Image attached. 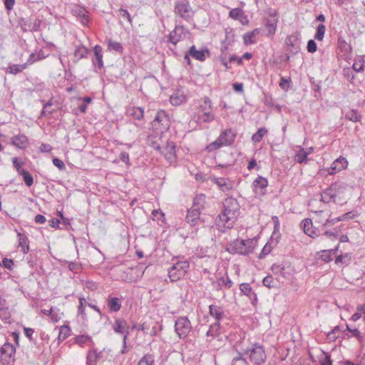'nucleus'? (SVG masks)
<instances>
[{
	"label": "nucleus",
	"mask_w": 365,
	"mask_h": 365,
	"mask_svg": "<svg viewBox=\"0 0 365 365\" xmlns=\"http://www.w3.org/2000/svg\"><path fill=\"white\" fill-rule=\"evenodd\" d=\"M301 226L302 227L304 233L311 237L314 238L320 235V230L314 227L311 219L307 218L302 220Z\"/></svg>",
	"instance_id": "nucleus-17"
},
{
	"label": "nucleus",
	"mask_w": 365,
	"mask_h": 365,
	"mask_svg": "<svg viewBox=\"0 0 365 365\" xmlns=\"http://www.w3.org/2000/svg\"><path fill=\"white\" fill-rule=\"evenodd\" d=\"M69 329L68 327L62 328L58 334L59 340H64L68 336Z\"/></svg>",
	"instance_id": "nucleus-62"
},
{
	"label": "nucleus",
	"mask_w": 365,
	"mask_h": 365,
	"mask_svg": "<svg viewBox=\"0 0 365 365\" xmlns=\"http://www.w3.org/2000/svg\"><path fill=\"white\" fill-rule=\"evenodd\" d=\"M232 280L227 275L226 277H220L217 278L216 282L212 283L214 287L217 290H220L222 287L230 289L232 286Z\"/></svg>",
	"instance_id": "nucleus-26"
},
{
	"label": "nucleus",
	"mask_w": 365,
	"mask_h": 365,
	"mask_svg": "<svg viewBox=\"0 0 365 365\" xmlns=\"http://www.w3.org/2000/svg\"><path fill=\"white\" fill-rule=\"evenodd\" d=\"M187 31L183 26H175L169 35V41L174 45L185 38Z\"/></svg>",
	"instance_id": "nucleus-16"
},
{
	"label": "nucleus",
	"mask_w": 365,
	"mask_h": 365,
	"mask_svg": "<svg viewBox=\"0 0 365 365\" xmlns=\"http://www.w3.org/2000/svg\"><path fill=\"white\" fill-rule=\"evenodd\" d=\"M235 138V133L231 129H226L209 145V148L215 150L222 146L230 145L234 142Z\"/></svg>",
	"instance_id": "nucleus-10"
},
{
	"label": "nucleus",
	"mask_w": 365,
	"mask_h": 365,
	"mask_svg": "<svg viewBox=\"0 0 365 365\" xmlns=\"http://www.w3.org/2000/svg\"><path fill=\"white\" fill-rule=\"evenodd\" d=\"M269 19H265V27L267 31V36H272L274 35L277 31V26L278 23L277 11L276 10L270 9L268 12Z\"/></svg>",
	"instance_id": "nucleus-13"
},
{
	"label": "nucleus",
	"mask_w": 365,
	"mask_h": 365,
	"mask_svg": "<svg viewBox=\"0 0 365 365\" xmlns=\"http://www.w3.org/2000/svg\"><path fill=\"white\" fill-rule=\"evenodd\" d=\"M118 15L123 19L127 20L130 23V24H132V19L128 10L120 9L118 10Z\"/></svg>",
	"instance_id": "nucleus-51"
},
{
	"label": "nucleus",
	"mask_w": 365,
	"mask_h": 365,
	"mask_svg": "<svg viewBox=\"0 0 365 365\" xmlns=\"http://www.w3.org/2000/svg\"><path fill=\"white\" fill-rule=\"evenodd\" d=\"M88 53V49L83 45H80L76 47L73 56L76 58L75 62H77L80 59L86 58Z\"/></svg>",
	"instance_id": "nucleus-35"
},
{
	"label": "nucleus",
	"mask_w": 365,
	"mask_h": 365,
	"mask_svg": "<svg viewBox=\"0 0 365 365\" xmlns=\"http://www.w3.org/2000/svg\"><path fill=\"white\" fill-rule=\"evenodd\" d=\"M263 284L265 286V287H267L269 288H271L273 287L272 285V283H273V278L272 276H267L265 277L264 279H263Z\"/></svg>",
	"instance_id": "nucleus-64"
},
{
	"label": "nucleus",
	"mask_w": 365,
	"mask_h": 365,
	"mask_svg": "<svg viewBox=\"0 0 365 365\" xmlns=\"http://www.w3.org/2000/svg\"><path fill=\"white\" fill-rule=\"evenodd\" d=\"M215 114L212 112V103L209 97H204L197 106L192 115V120L201 124L214 120Z\"/></svg>",
	"instance_id": "nucleus-2"
},
{
	"label": "nucleus",
	"mask_w": 365,
	"mask_h": 365,
	"mask_svg": "<svg viewBox=\"0 0 365 365\" xmlns=\"http://www.w3.org/2000/svg\"><path fill=\"white\" fill-rule=\"evenodd\" d=\"M186 101V96L181 90H177L170 97V102L173 106H180Z\"/></svg>",
	"instance_id": "nucleus-25"
},
{
	"label": "nucleus",
	"mask_w": 365,
	"mask_h": 365,
	"mask_svg": "<svg viewBox=\"0 0 365 365\" xmlns=\"http://www.w3.org/2000/svg\"><path fill=\"white\" fill-rule=\"evenodd\" d=\"M300 45V34L297 31L287 36L284 40L286 51L292 55H296L299 52L301 48Z\"/></svg>",
	"instance_id": "nucleus-9"
},
{
	"label": "nucleus",
	"mask_w": 365,
	"mask_h": 365,
	"mask_svg": "<svg viewBox=\"0 0 365 365\" xmlns=\"http://www.w3.org/2000/svg\"><path fill=\"white\" fill-rule=\"evenodd\" d=\"M309 155V152H307L304 148H302L296 153L294 160L299 163H307L308 161Z\"/></svg>",
	"instance_id": "nucleus-39"
},
{
	"label": "nucleus",
	"mask_w": 365,
	"mask_h": 365,
	"mask_svg": "<svg viewBox=\"0 0 365 365\" xmlns=\"http://www.w3.org/2000/svg\"><path fill=\"white\" fill-rule=\"evenodd\" d=\"M267 130L265 128H260L252 136V140L256 143H259L262 138L267 133Z\"/></svg>",
	"instance_id": "nucleus-45"
},
{
	"label": "nucleus",
	"mask_w": 365,
	"mask_h": 365,
	"mask_svg": "<svg viewBox=\"0 0 365 365\" xmlns=\"http://www.w3.org/2000/svg\"><path fill=\"white\" fill-rule=\"evenodd\" d=\"M245 354H249L250 361L257 365L264 364L267 359L264 347L258 344H253Z\"/></svg>",
	"instance_id": "nucleus-7"
},
{
	"label": "nucleus",
	"mask_w": 365,
	"mask_h": 365,
	"mask_svg": "<svg viewBox=\"0 0 365 365\" xmlns=\"http://www.w3.org/2000/svg\"><path fill=\"white\" fill-rule=\"evenodd\" d=\"M36 55L34 53H31L27 59L26 62L24 64H26V68L28 66L33 64L34 62L41 60L42 58L38 54L37 58H35Z\"/></svg>",
	"instance_id": "nucleus-53"
},
{
	"label": "nucleus",
	"mask_w": 365,
	"mask_h": 365,
	"mask_svg": "<svg viewBox=\"0 0 365 365\" xmlns=\"http://www.w3.org/2000/svg\"><path fill=\"white\" fill-rule=\"evenodd\" d=\"M188 269V262L178 261L168 269V277L172 282H177L185 275Z\"/></svg>",
	"instance_id": "nucleus-6"
},
{
	"label": "nucleus",
	"mask_w": 365,
	"mask_h": 365,
	"mask_svg": "<svg viewBox=\"0 0 365 365\" xmlns=\"http://www.w3.org/2000/svg\"><path fill=\"white\" fill-rule=\"evenodd\" d=\"M100 358V353H97L96 350H90L86 356V365H96Z\"/></svg>",
	"instance_id": "nucleus-34"
},
{
	"label": "nucleus",
	"mask_w": 365,
	"mask_h": 365,
	"mask_svg": "<svg viewBox=\"0 0 365 365\" xmlns=\"http://www.w3.org/2000/svg\"><path fill=\"white\" fill-rule=\"evenodd\" d=\"M152 126L159 133L167 131L170 126V118L168 113L163 110L158 111L152 122Z\"/></svg>",
	"instance_id": "nucleus-8"
},
{
	"label": "nucleus",
	"mask_w": 365,
	"mask_h": 365,
	"mask_svg": "<svg viewBox=\"0 0 365 365\" xmlns=\"http://www.w3.org/2000/svg\"><path fill=\"white\" fill-rule=\"evenodd\" d=\"M347 327L348 331L351 333L352 336H356L359 341H361L363 339L362 336L361 335L360 331L357 329H351L349 326Z\"/></svg>",
	"instance_id": "nucleus-58"
},
{
	"label": "nucleus",
	"mask_w": 365,
	"mask_h": 365,
	"mask_svg": "<svg viewBox=\"0 0 365 365\" xmlns=\"http://www.w3.org/2000/svg\"><path fill=\"white\" fill-rule=\"evenodd\" d=\"M108 49L109 51H114L117 53H121L123 48L119 42L113 41L111 39L107 40Z\"/></svg>",
	"instance_id": "nucleus-42"
},
{
	"label": "nucleus",
	"mask_w": 365,
	"mask_h": 365,
	"mask_svg": "<svg viewBox=\"0 0 365 365\" xmlns=\"http://www.w3.org/2000/svg\"><path fill=\"white\" fill-rule=\"evenodd\" d=\"M336 192L334 191L331 185L321 194V200L326 203L336 202Z\"/></svg>",
	"instance_id": "nucleus-24"
},
{
	"label": "nucleus",
	"mask_w": 365,
	"mask_h": 365,
	"mask_svg": "<svg viewBox=\"0 0 365 365\" xmlns=\"http://www.w3.org/2000/svg\"><path fill=\"white\" fill-rule=\"evenodd\" d=\"M209 312L215 320L219 322L225 317V312L222 307L216 305H210L209 307Z\"/></svg>",
	"instance_id": "nucleus-23"
},
{
	"label": "nucleus",
	"mask_w": 365,
	"mask_h": 365,
	"mask_svg": "<svg viewBox=\"0 0 365 365\" xmlns=\"http://www.w3.org/2000/svg\"><path fill=\"white\" fill-rule=\"evenodd\" d=\"M347 165V160L345 158L340 156L332 163L331 167L329 169V173L330 175H334L346 168Z\"/></svg>",
	"instance_id": "nucleus-20"
},
{
	"label": "nucleus",
	"mask_w": 365,
	"mask_h": 365,
	"mask_svg": "<svg viewBox=\"0 0 365 365\" xmlns=\"http://www.w3.org/2000/svg\"><path fill=\"white\" fill-rule=\"evenodd\" d=\"M3 265L8 269H12L14 265V261L11 259L4 258L2 260Z\"/></svg>",
	"instance_id": "nucleus-59"
},
{
	"label": "nucleus",
	"mask_w": 365,
	"mask_h": 365,
	"mask_svg": "<svg viewBox=\"0 0 365 365\" xmlns=\"http://www.w3.org/2000/svg\"><path fill=\"white\" fill-rule=\"evenodd\" d=\"M205 52L208 53L207 50H200L197 51L196 50V48L195 46H192L189 49V54L195 58L196 60L203 61L205 60Z\"/></svg>",
	"instance_id": "nucleus-31"
},
{
	"label": "nucleus",
	"mask_w": 365,
	"mask_h": 365,
	"mask_svg": "<svg viewBox=\"0 0 365 365\" xmlns=\"http://www.w3.org/2000/svg\"><path fill=\"white\" fill-rule=\"evenodd\" d=\"M161 153L165 157L169 160H173L175 158V146L173 143H168L164 148L161 150Z\"/></svg>",
	"instance_id": "nucleus-29"
},
{
	"label": "nucleus",
	"mask_w": 365,
	"mask_h": 365,
	"mask_svg": "<svg viewBox=\"0 0 365 365\" xmlns=\"http://www.w3.org/2000/svg\"><path fill=\"white\" fill-rule=\"evenodd\" d=\"M324 358L320 359L321 365H332V361L331 359L330 355L327 353H324ZM336 365H339V363Z\"/></svg>",
	"instance_id": "nucleus-54"
},
{
	"label": "nucleus",
	"mask_w": 365,
	"mask_h": 365,
	"mask_svg": "<svg viewBox=\"0 0 365 365\" xmlns=\"http://www.w3.org/2000/svg\"><path fill=\"white\" fill-rule=\"evenodd\" d=\"M271 246L268 244H266L264 247L262 248V250L261 253L259 254V257L260 259L263 258L265 255H268L271 252Z\"/></svg>",
	"instance_id": "nucleus-63"
},
{
	"label": "nucleus",
	"mask_w": 365,
	"mask_h": 365,
	"mask_svg": "<svg viewBox=\"0 0 365 365\" xmlns=\"http://www.w3.org/2000/svg\"><path fill=\"white\" fill-rule=\"evenodd\" d=\"M121 299L115 297H108L107 299V305L110 312H117L121 308Z\"/></svg>",
	"instance_id": "nucleus-27"
},
{
	"label": "nucleus",
	"mask_w": 365,
	"mask_h": 365,
	"mask_svg": "<svg viewBox=\"0 0 365 365\" xmlns=\"http://www.w3.org/2000/svg\"><path fill=\"white\" fill-rule=\"evenodd\" d=\"M240 289L242 293L247 295L251 300H257V294L252 290L251 286L249 283L241 284Z\"/></svg>",
	"instance_id": "nucleus-30"
},
{
	"label": "nucleus",
	"mask_w": 365,
	"mask_h": 365,
	"mask_svg": "<svg viewBox=\"0 0 365 365\" xmlns=\"http://www.w3.org/2000/svg\"><path fill=\"white\" fill-rule=\"evenodd\" d=\"M19 175L23 177L25 183L28 187H31L33 185L34 178L29 171L26 170H21V173Z\"/></svg>",
	"instance_id": "nucleus-47"
},
{
	"label": "nucleus",
	"mask_w": 365,
	"mask_h": 365,
	"mask_svg": "<svg viewBox=\"0 0 365 365\" xmlns=\"http://www.w3.org/2000/svg\"><path fill=\"white\" fill-rule=\"evenodd\" d=\"M128 115L137 120H141L144 118V109L140 106H130L126 110Z\"/></svg>",
	"instance_id": "nucleus-21"
},
{
	"label": "nucleus",
	"mask_w": 365,
	"mask_h": 365,
	"mask_svg": "<svg viewBox=\"0 0 365 365\" xmlns=\"http://www.w3.org/2000/svg\"><path fill=\"white\" fill-rule=\"evenodd\" d=\"M268 185V181L266 178L259 176L257 177L253 182V187L255 190V192H257L258 189H260V193H263L262 190L266 188Z\"/></svg>",
	"instance_id": "nucleus-33"
},
{
	"label": "nucleus",
	"mask_w": 365,
	"mask_h": 365,
	"mask_svg": "<svg viewBox=\"0 0 365 365\" xmlns=\"http://www.w3.org/2000/svg\"><path fill=\"white\" fill-rule=\"evenodd\" d=\"M191 324L187 317H180L175 323V330L180 338H185L191 331Z\"/></svg>",
	"instance_id": "nucleus-11"
},
{
	"label": "nucleus",
	"mask_w": 365,
	"mask_h": 365,
	"mask_svg": "<svg viewBox=\"0 0 365 365\" xmlns=\"http://www.w3.org/2000/svg\"><path fill=\"white\" fill-rule=\"evenodd\" d=\"M307 48L308 52H309V53H313L316 52L317 49L316 42L312 39L309 40L307 43Z\"/></svg>",
	"instance_id": "nucleus-55"
},
{
	"label": "nucleus",
	"mask_w": 365,
	"mask_h": 365,
	"mask_svg": "<svg viewBox=\"0 0 365 365\" xmlns=\"http://www.w3.org/2000/svg\"><path fill=\"white\" fill-rule=\"evenodd\" d=\"M15 352L16 349L13 344L5 343L0 349L1 359L6 363H9L11 360L14 361Z\"/></svg>",
	"instance_id": "nucleus-14"
},
{
	"label": "nucleus",
	"mask_w": 365,
	"mask_h": 365,
	"mask_svg": "<svg viewBox=\"0 0 365 365\" xmlns=\"http://www.w3.org/2000/svg\"><path fill=\"white\" fill-rule=\"evenodd\" d=\"M112 328L115 333L122 334L123 336V341L125 346L126 344V339L129 334V326L127 322L123 318H115L113 324H112Z\"/></svg>",
	"instance_id": "nucleus-12"
},
{
	"label": "nucleus",
	"mask_w": 365,
	"mask_h": 365,
	"mask_svg": "<svg viewBox=\"0 0 365 365\" xmlns=\"http://www.w3.org/2000/svg\"><path fill=\"white\" fill-rule=\"evenodd\" d=\"M138 365H155L153 356L151 354H145L140 359Z\"/></svg>",
	"instance_id": "nucleus-48"
},
{
	"label": "nucleus",
	"mask_w": 365,
	"mask_h": 365,
	"mask_svg": "<svg viewBox=\"0 0 365 365\" xmlns=\"http://www.w3.org/2000/svg\"><path fill=\"white\" fill-rule=\"evenodd\" d=\"M41 24V21L38 19H34V20L30 18L28 23L24 24L25 26L28 27V29L31 31H36L38 30Z\"/></svg>",
	"instance_id": "nucleus-43"
},
{
	"label": "nucleus",
	"mask_w": 365,
	"mask_h": 365,
	"mask_svg": "<svg viewBox=\"0 0 365 365\" xmlns=\"http://www.w3.org/2000/svg\"><path fill=\"white\" fill-rule=\"evenodd\" d=\"M68 268L73 272H78L81 269V265L77 262H72L69 263Z\"/></svg>",
	"instance_id": "nucleus-56"
},
{
	"label": "nucleus",
	"mask_w": 365,
	"mask_h": 365,
	"mask_svg": "<svg viewBox=\"0 0 365 365\" xmlns=\"http://www.w3.org/2000/svg\"><path fill=\"white\" fill-rule=\"evenodd\" d=\"M256 245L257 240L255 239H236L227 245L226 250L232 255H247L253 252Z\"/></svg>",
	"instance_id": "nucleus-3"
},
{
	"label": "nucleus",
	"mask_w": 365,
	"mask_h": 365,
	"mask_svg": "<svg viewBox=\"0 0 365 365\" xmlns=\"http://www.w3.org/2000/svg\"><path fill=\"white\" fill-rule=\"evenodd\" d=\"M334 191L336 192V196H340L346 190L347 185L341 181H337L331 184Z\"/></svg>",
	"instance_id": "nucleus-38"
},
{
	"label": "nucleus",
	"mask_w": 365,
	"mask_h": 365,
	"mask_svg": "<svg viewBox=\"0 0 365 365\" xmlns=\"http://www.w3.org/2000/svg\"><path fill=\"white\" fill-rule=\"evenodd\" d=\"M337 44L340 52H341L344 56L348 55L351 52V46L343 38H339Z\"/></svg>",
	"instance_id": "nucleus-37"
},
{
	"label": "nucleus",
	"mask_w": 365,
	"mask_h": 365,
	"mask_svg": "<svg viewBox=\"0 0 365 365\" xmlns=\"http://www.w3.org/2000/svg\"><path fill=\"white\" fill-rule=\"evenodd\" d=\"M240 205L236 199L227 197L223 203V210L218 215V226H223L225 228H232L239 215Z\"/></svg>",
	"instance_id": "nucleus-1"
},
{
	"label": "nucleus",
	"mask_w": 365,
	"mask_h": 365,
	"mask_svg": "<svg viewBox=\"0 0 365 365\" xmlns=\"http://www.w3.org/2000/svg\"><path fill=\"white\" fill-rule=\"evenodd\" d=\"M52 161L53 165L56 166L59 170H62L66 168L65 164L61 160L57 158H54Z\"/></svg>",
	"instance_id": "nucleus-60"
},
{
	"label": "nucleus",
	"mask_w": 365,
	"mask_h": 365,
	"mask_svg": "<svg viewBox=\"0 0 365 365\" xmlns=\"http://www.w3.org/2000/svg\"><path fill=\"white\" fill-rule=\"evenodd\" d=\"M93 52L97 61L98 66L102 68L103 66V51L102 48L99 45H96L93 48Z\"/></svg>",
	"instance_id": "nucleus-41"
},
{
	"label": "nucleus",
	"mask_w": 365,
	"mask_h": 365,
	"mask_svg": "<svg viewBox=\"0 0 365 365\" xmlns=\"http://www.w3.org/2000/svg\"><path fill=\"white\" fill-rule=\"evenodd\" d=\"M271 269L274 274H281L284 272V267L282 265L274 264L272 266Z\"/></svg>",
	"instance_id": "nucleus-61"
},
{
	"label": "nucleus",
	"mask_w": 365,
	"mask_h": 365,
	"mask_svg": "<svg viewBox=\"0 0 365 365\" xmlns=\"http://www.w3.org/2000/svg\"><path fill=\"white\" fill-rule=\"evenodd\" d=\"M175 14L189 22L192 20L194 11L188 0H178L175 3Z\"/></svg>",
	"instance_id": "nucleus-5"
},
{
	"label": "nucleus",
	"mask_w": 365,
	"mask_h": 365,
	"mask_svg": "<svg viewBox=\"0 0 365 365\" xmlns=\"http://www.w3.org/2000/svg\"><path fill=\"white\" fill-rule=\"evenodd\" d=\"M220 324L219 322L212 324L206 333L207 336H212V338L220 335Z\"/></svg>",
	"instance_id": "nucleus-40"
},
{
	"label": "nucleus",
	"mask_w": 365,
	"mask_h": 365,
	"mask_svg": "<svg viewBox=\"0 0 365 365\" xmlns=\"http://www.w3.org/2000/svg\"><path fill=\"white\" fill-rule=\"evenodd\" d=\"M11 144L20 149H24L29 145V140L25 135L19 134L11 138Z\"/></svg>",
	"instance_id": "nucleus-22"
},
{
	"label": "nucleus",
	"mask_w": 365,
	"mask_h": 365,
	"mask_svg": "<svg viewBox=\"0 0 365 365\" xmlns=\"http://www.w3.org/2000/svg\"><path fill=\"white\" fill-rule=\"evenodd\" d=\"M229 16L235 20H239L244 24V21H247V16L244 11L240 8H235L230 11Z\"/></svg>",
	"instance_id": "nucleus-28"
},
{
	"label": "nucleus",
	"mask_w": 365,
	"mask_h": 365,
	"mask_svg": "<svg viewBox=\"0 0 365 365\" xmlns=\"http://www.w3.org/2000/svg\"><path fill=\"white\" fill-rule=\"evenodd\" d=\"M259 33V30L256 29L251 32H247L243 36L245 44L249 45L256 42L255 36Z\"/></svg>",
	"instance_id": "nucleus-36"
},
{
	"label": "nucleus",
	"mask_w": 365,
	"mask_h": 365,
	"mask_svg": "<svg viewBox=\"0 0 365 365\" xmlns=\"http://www.w3.org/2000/svg\"><path fill=\"white\" fill-rule=\"evenodd\" d=\"M205 195H197L193 200L192 206L187 210L185 217L186 222L191 226H195L200 221L201 210L205 207Z\"/></svg>",
	"instance_id": "nucleus-4"
},
{
	"label": "nucleus",
	"mask_w": 365,
	"mask_h": 365,
	"mask_svg": "<svg viewBox=\"0 0 365 365\" xmlns=\"http://www.w3.org/2000/svg\"><path fill=\"white\" fill-rule=\"evenodd\" d=\"M351 260V255L349 253H346L344 255H339L336 259L335 263L336 264L341 263L344 264H349Z\"/></svg>",
	"instance_id": "nucleus-46"
},
{
	"label": "nucleus",
	"mask_w": 365,
	"mask_h": 365,
	"mask_svg": "<svg viewBox=\"0 0 365 365\" xmlns=\"http://www.w3.org/2000/svg\"><path fill=\"white\" fill-rule=\"evenodd\" d=\"M212 180L224 192H229L233 189L234 182L228 178H215Z\"/></svg>",
	"instance_id": "nucleus-19"
},
{
	"label": "nucleus",
	"mask_w": 365,
	"mask_h": 365,
	"mask_svg": "<svg viewBox=\"0 0 365 365\" xmlns=\"http://www.w3.org/2000/svg\"><path fill=\"white\" fill-rule=\"evenodd\" d=\"M18 237H19V246L21 247V250L24 254H26L29 250V238L22 233L19 232L18 233Z\"/></svg>",
	"instance_id": "nucleus-32"
},
{
	"label": "nucleus",
	"mask_w": 365,
	"mask_h": 365,
	"mask_svg": "<svg viewBox=\"0 0 365 365\" xmlns=\"http://www.w3.org/2000/svg\"><path fill=\"white\" fill-rule=\"evenodd\" d=\"M321 258L323 261L326 262H329L332 260L331 253L328 250L322 251Z\"/></svg>",
	"instance_id": "nucleus-57"
},
{
	"label": "nucleus",
	"mask_w": 365,
	"mask_h": 365,
	"mask_svg": "<svg viewBox=\"0 0 365 365\" xmlns=\"http://www.w3.org/2000/svg\"><path fill=\"white\" fill-rule=\"evenodd\" d=\"M91 341V337L87 335H80L76 337L75 343L83 346V344Z\"/></svg>",
	"instance_id": "nucleus-50"
},
{
	"label": "nucleus",
	"mask_w": 365,
	"mask_h": 365,
	"mask_svg": "<svg viewBox=\"0 0 365 365\" xmlns=\"http://www.w3.org/2000/svg\"><path fill=\"white\" fill-rule=\"evenodd\" d=\"M325 31L326 27L324 24L318 25L317 32L314 36L315 39L318 41H322L324 38Z\"/></svg>",
	"instance_id": "nucleus-49"
},
{
	"label": "nucleus",
	"mask_w": 365,
	"mask_h": 365,
	"mask_svg": "<svg viewBox=\"0 0 365 365\" xmlns=\"http://www.w3.org/2000/svg\"><path fill=\"white\" fill-rule=\"evenodd\" d=\"M72 13L74 16L81 20V22L83 25H88L90 22L88 11L84 7L81 6H76L73 9Z\"/></svg>",
	"instance_id": "nucleus-18"
},
{
	"label": "nucleus",
	"mask_w": 365,
	"mask_h": 365,
	"mask_svg": "<svg viewBox=\"0 0 365 365\" xmlns=\"http://www.w3.org/2000/svg\"><path fill=\"white\" fill-rule=\"evenodd\" d=\"M317 214L318 215H324L326 217L324 222L323 223V228H325L327 226L334 225L335 223L344 220L348 217H351L350 216L351 212L345 213L344 215L337 217H331V215L328 212H325L323 210L317 211Z\"/></svg>",
	"instance_id": "nucleus-15"
},
{
	"label": "nucleus",
	"mask_w": 365,
	"mask_h": 365,
	"mask_svg": "<svg viewBox=\"0 0 365 365\" xmlns=\"http://www.w3.org/2000/svg\"><path fill=\"white\" fill-rule=\"evenodd\" d=\"M86 302V299L84 297H80L79 298V305L78 307V313L80 314L83 318L86 316L85 312V307H84V302Z\"/></svg>",
	"instance_id": "nucleus-52"
},
{
	"label": "nucleus",
	"mask_w": 365,
	"mask_h": 365,
	"mask_svg": "<svg viewBox=\"0 0 365 365\" xmlns=\"http://www.w3.org/2000/svg\"><path fill=\"white\" fill-rule=\"evenodd\" d=\"M26 68V64H13L7 68L6 72L16 75Z\"/></svg>",
	"instance_id": "nucleus-44"
}]
</instances>
